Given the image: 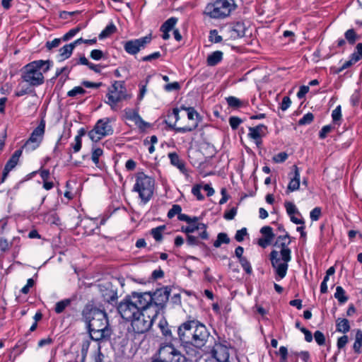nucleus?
Segmentation results:
<instances>
[{"mask_svg": "<svg viewBox=\"0 0 362 362\" xmlns=\"http://www.w3.org/2000/svg\"><path fill=\"white\" fill-rule=\"evenodd\" d=\"M170 289L168 287L156 291L153 295L150 293H133L130 298L139 311L158 315L164 304L168 300Z\"/></svg>", "mask_w": 362, "mask_h": 362, "instance_id": "f257e3e1", "label": "nucleus"}, {"mask_svg": "<svg viewBox=\"0 0 362 362\" xmlns=\"http://www.w3.org/2000/svg\"><path fill=\"white\" fill-rule=\"evenodd\" d=\"M83 315L93 340L101 341L110 337L112 330L109 327L107 316L105 311L95 308L86 309L83 311Z\"/></svg>", "mask_w": 362, "mask_h": 362, "instance_id": "f03ea898", "label": "nucleus"}, {"mask_svg": "<svg viewBox=\"0 0 362 362\" xmlns=\"http://www.w3.org/2000/svg\"><path fill=\"white\" fill-rule=\"evenodd\" d=\"M209 336L206 326L197 320H189L182 323V344H192L202 347Z\"/></svg>", "mask_w": 362, "mask_h": 362, "instance_id": "7ed1b4c3", "label": "nucleus"}, {"mask_svg": "<svg viewBox=\"0 0 362 362\" xmlns=\"http://www.w3.org/2000/svg\"><path fill=\"white\" fill-rule=\"evenodd\" d=\"M48 62L37 60L25 65L22 70L21 77L31 86H38L44 83V76L41 69Z\"/></svg>", "mask_w": 362, "mask_h": 362, "instance_id": "20e7f679", "label": "nucleus"}, {"mask_svg": "<svg viewBox=\"0 0 362 362\" xmlns=\"http://www.w3.org/2000/svg\"><path fill=\"white\" fill-rule=\"evenodd\" d=\"M236 7L234 0H216L206 5L204 13L211 18H223L228 16Z\"/></svg>", "mask_w": 362, "mask_h": 362, "instance_id": "39448f33", "label": "nucleus"}, {"mask_svg": "<svg viewBox=\"0 0 362 362\" xmlns=\"http://www.w3.org/2000/svg\"><path fill=\"white\" fill-rule=\"evenodd\" d=\"M154 183V180L143 172L136 174L133 190L139 194L144 204H146L151 199L153 194Z\"/></svg>", "mask_w": 362, "mask_h": 362, "instance_id": "423d86ee", "label": "nucleus"}, {"mask_svg": "<svg viewBox=\"0 0 362 362\" xmlns=\"http://www.w3.org/2000/svg\"><path fill=\"white\" fill-rule=\"evenodd\" d=\"M269 257L272 266L276 275V279L279 281L286 275L288 262L291 260V255H289L288 252L285 251L283 252V255H280L278 251L272 250Z\"/></svg>", "mask_w": 362, "mask_h": 362, "instance_id": "0eeeda50", "label": "nucleus"}, {"mask_svg": "<svg viewBox=\"0 0 362 362\" xmlns=\"http://www.w3.org/2000/svg\"><path fill=\"white\" fill-rule=\"evenodd\" d=\"M107 98L106 103L111 107L112 110H116L117 104L127 98L124 81H115L108 88Z\"/></svg>", "mask_w": 362, "mask_h": 362, "instance_id": "6e6552de", "label": "nucleus"}, {"mask_svg": "<svg viewBox=\"0 0 362 362\" xmlns=\"http://www.w3.org/2000/svg\"><path fill=\"white\" fill-rule=\"evenodd\" d=\"M157 315L140 312L139 315L131 320V327L136 334H143L148 331Z\"/></svg>", "mask_w": 362, "mask_h": 362, "instance_id": "1a4fd4ad", "label": "nucleus"}, {"mask_svg": "<svg viewBox=\"0 0 362 362\" xmlns=\"http://www.w3.org/2000/svg\"><path fill=\"white\" fill-rule=\"evenodd\" d=\"M112 133L113 129L110 124L109 118H103L96 122L94 128L88 132V136L93 141L98 142Z\"/></svg>", "mask_w": 362, "mask_h": 362, "instance_id": "9d476101", "label": "nucleus"}, {"mask_svg": "<svg viewBox=\"0 0 362 362\" xmlns=\"http://www.w3.org/2000/svg\"><path fill=\"white\" fill-rule=\"evenodd\" d=\"M117 311L120 316L127 321L134 319L141 312L130 296L124 298L119 303Z\"/></svg>", "mask_w": 362, "mask_h": 362, "instance_id": "9b49d317", "label": "nucleus"}, {"mask_svg": "<svg viewBox=\"0 0 362 362\" xmlns=\"http://www.w3.org/2000/svg\"><path fill=\"white\" fill-rule=\"evenodd\" d=\"M158 358L152 362H180L181 353L171 344L161 346L158 352Z\"/></svg>", "mask_w": 362, "mask_h": 362, "instance_id": "f8f14e48", "label": "nucleus"}, {"mask_svg": "<svg viewBox=\"0 0 362 362\" xmlns=\"http://www.w3.org/2000/svg\"><path fill=\"white\" fill-rule=\"evenodd\" d=\"M45 129V121L42 119L39 125L33 131L29 139L25 143L23 148L26 151L36 149L41 143Z\"/></svg>", "mask_w": 362, "mask_h": 362, "instance_id": "ddd939ff", "label": "nucleus"}, {"mask_svg": "<svg viewBox=\"0 0 362 362\" xmlns=\"http://www.w3.org/2000/svg\"><path fill=\"white\" fill-rule=\"evenodd\" d=\"M151 41V35H148L139 39L129 40L124 45V50L129 54H136L144 49Z\"/></svg>", "mask_w": 362, "mask_h": 362, "instance_id": "4468645a", "label": "nucleus"}, {"mask_svg": "<svg viewBox=\"0 0 362 362\" xmlns=\"http://www.w3.org/2000/svg\"><path fill=\"white\" fill-rule=\"evenodd\" d=\"M182 110L187 112L188 124L182 127V132H190L195 129L201 121L199 114L194 110V107H185L182 106Z\"/></svg>", "mask_w": 362, "mask_h": 362, "instance_id": "2eb2a0df", "label": "nucleus"}, {"mask_svg": "<svg viewBox=\"0 0 362 362\" xmlns=\"http://www.w3.org/2000/svg\"><path fill=\"white\" fill-rule=\"evenodd\" d=\"M99 289L104 300L106 302L112 303L117 300L118 298L117 292V290L113 288L112 284L106 283L100 284Z\"/></svg>", "mask_w": 362, "mask_h": 362, "instance_id": "dca6fc26", "label": "nucleus"}, {"mask_svg": "<svg viewBox=\"0 0 362 362\" xmlns=\"http://www.w3.org/2000/svg\"><path fill=\"white\" fill-rule=\"evenodd\" d=\"M182 221H185L188 224L185 229L182 228V231L187 234L193 233L196 230H199V228H205V224L199 223V218L197 216L190 217L182 214Z\"/></svg>", "mask_w": 362, "mask_h": 362, "instance_id": "f3484780", "label": "nucleus"}, {"mask_svg": "<svg viewBox=\"0 0 362 362\" xmlns=\"http://www.w3.org/2000/svg\"><path fill=\"white\" fill-rule=\"evenodd\" d=\"M267 127L264 124H259L254 127H249L248 136L253 139L257 145L262 144V137L266 134Z\"/></svg>", "mask_w": 362, "mask_h": 362, "instance_id": "a211bd4d", "label": "nucleus"}, {"mask_svg": "<svg viewBox=\"0 0 362 362\" xmlns=\"http://www.w3.org/2000/svg\"><path fill=\"white\" fill-rule=\"evenodd\" d=\"M291 243L290 236L287 233L284 235H281L277 237L275 246L280 248L279 255H283V252H288L289 255H291V251L288 248V245Z\"/></svg>", "mask_w": 362, "mask_h": 362, "instance_id": "6ab92c4d", "label": "nucleus"}, {"mask_svg": "<svg viewBox=\"0 0 362 362\" xmlns=\"http://www.w3.org/2000/svg\"><path fill=\"white\" fill-rule=\"evenodd\" d=\"M180 110L177 107L173 108L171 112H169L165 119V123L167 124L169 129H174L177 132L181 131L180 128H176L175 125L178 121Z\"/></svg>", "mask_w": 362, "mask_h": 362, "instance_id": "aec40b11", "label": "nucleus"}, {"mask_svg": "<svg viewBox=\"0 0 362 362\" xmlns=\"http://www.w3.org/2000/svg\"><path fill=\"white\" fill-rule=\"evenodd\" d=\"M246 28L243 22H236L229 28L230 37L233 39L243 37L245 35Z\"/></svg>", "mask_w": 362, "mask_h": 362, "instance_id": "412c9836", "label": "nucleus"}, {"mask_svg": "<svg viewBox=\"0 0 362 362\" xmlns=\"http://www.w3.org/2000/svg\"><path fill=\"white\" fill-rule=\"evenodd\" d=\"M182 347L185 352V355L182 354V357L185 358V361H186L196 358L199 354V349L201 348L192 344H182Z\"/></svg>", "mask_w": 362, "mask_h": 362, "instance_id": "4be33fe9", "label": "nucleus"}, {"mask_svg": "<svg viewBox=\"0 0 362 362\" xmlns=\"http://www.w3.org/2000/svg\"><path fill=\"white\" fill-rule=\"evenodd\" d=\"M294 174L293 177H291V180L287 187L286 193L296 191L300 187V172L299 169L296 165H293Z\"/></svg>", "mask_w": 362, "mask_h": 362, "instance_id": "5701e85b", "label": "nucleus"}, {"mask_svg": "<svg viewBox=\"0 0 362 362\" xmlns=\"http://www.w3.org/2000/svg\"><path fill=\"white\" fill-rule=\"evenodd\" d=\"M178 21L177 18L171 17L168 18L160 27V31L163 33L162 37L168 40L170 37L169 32L173 30Z\"/></svg>", "mask_w": 362, "mask_h": 362, "instance_id": "b1692460", "label": "nucleus"}, {"mask_svg": "<svg viewBox=\"0 0 362 362\" xmlns=\"http://www.w3.org/2000/svg\"><path fill=\"white\" fill-rule=\"evenodd\" d=\"M74 47L71 43L65 45L61 47L59 50V59L63 61L70 57Z\"/></svg>", "mask_w": 362, "mask_h": 362, "instance_id": "393cba45", "label": "nucleus"}, {"mask_svg": "<svg viewBox=\"0 0 362 362\" xmlns=\"http://www.w3.org/2000/svg\"><path fill=\"white\" fill-rule=\"evenodd\" d=\"M223 59V52L221 51H215L207 57V64L209 66H215L218 64Z\"/></svg>", "mask_w": 362, "mask_h": 362, "instance_id": "a878e982", "label": "nucleus"}, {"mask_svg": "<svg viewBox=\"0 0 362 362\" xmlns=\"http://www.w3.org/2000/svg\"><path fill=\"white\" fill-rule=\"evenodd\" d=\"M337 331L341 333H346L350 329L349 322L347 319L338 318L336 321Z\"/></svg>", "mask_w": 362, "mask_h": 362, "instance_id": "bb28decb", "label": "nucleus"}, {"mask_svg": "<svg viewBox=\"0 0 362 362\" xmlns=\"http://www.w3.org/2000/svg\"><path fill=\"white\" fill-rule=\"evenodd\" d=\"M165 229V226H160L158 227L152 228L150 233L157 242H160L163 239V233Z\"/></svg>", "mask_w": 362, "mask_h": 362, "instance_id": "cd10ccee", "label": "nucleus"}, {"mask_svg": "<svg viewBox=\"0 0 362 362\" xmlns=\"http://www.w3.org/2000/svg\"><path fill=\"white\" fill-rule=\"evenodd\" d=\"M230 238L225 233H220L217 235V239L214 243V246L216 248L221 247V244H228Z\"/></svg>", "mask_w": 362, "mask_h": 362, "instance_id": "c85d7f7f", "label": "nucleus"}, {"mask_svg": "<svg viewBox=\"0 0 362 362\" xmlns=\"http://www.w3.org/2000/svg\"><path fill=\"white\" fill-rule=\"evenodd\" d=\"M229 107L239 108L245 105V103L235 96H229L226 98Z\"/></svg>", "mask_w": 362, "mask_h": 362, "instance_id": "c756f323", "label": "nucleus"}, {"mask_svg": "<svg viewBox=\"0 0 362 362\" xmlns=\"http://www.w3.org/2000/svg\"><path fill=\"white\" fill-rule=\"evenodd\" d=\"M71 300L70 299H64L57 302L55 305L54 311L57 314L62 313L66 308L70 305Z\"/></svg>", "mask_w": 362, "mask_h": 362, "instance_id": "7c9ffc66", "label": "nucleus"}, {"mask_svg": "<svg viewBox=\"0 0 362 362\" xmlns=\"http://www.w3.org/2000/svg\"><path fill=\"white\" fill-rule=\"evenodd\" d=\"M334 297L338 300V301L340 303H344L348 300V298L345 294V291L341 286H337L336 288Z\"/></svg>", "mask_w": 362, "mask_h": 362, "instance_id": "2f4dec72", "label": "nucleus"}, {"mask_svg": "<svg viewBox=\"0 0 362 362\" xmlns=\"http://www.w3.org/2000/svg\"><path fill=\"white\" fill-rule=\"evenodd\" d=\"M116 30H117L116 26L113 23H110L100 33V34L99 35V38L100 39L105 38V37H108L109 35H110L111 34L114 33L116 31Z\"/></svg>", "mask_w": 362, "mask_h": 362, "instance_id": "473e14b6", "label": "nucleus"}, {"mask_svg": "<svg viewBox=\"0 0 362 362\" xmlns=\"http://www.w3.org/2000/svg\"><path fill=\"white\" fill-rule=\"evenodd\" d=\"M175 216H177L178 219L181 220V206L177 204H174L168 213L169 218H173Z\"/></svg>", "mask_w": 362, "mask_h": 362, "instance_id": "72a5a7b5", "label": "nucleus"}, {"mask_svg": "<svg viewBox=\"0 0 362 362\" xmlns=\"http://www.w3.org/2000/svg\"><path fill=\"white\" fill-rule=\"evenodd\" d=\"M103 151L100 148H93L92 151L91 159L94 164L99 167V158L103 155Z\"/></svg>", "mask_w": 362, "mask_h": 362, "instance_id": "f704fd0d", "label": "nucleus"}, {"mask_svg": "<svg viewBox=\"0 0 362 362\" xmlns=\"http://www.w3.org/2000/svg\"><path fill=\"white\" fill-rule=\"evenodd\" d=\"M124 112L126 119L131 120L134 123L140 117L138 112L132 109H126Z\"/></svg>", "mask_w": 362, "mask_h": 362, "instance_id": "c9c22d12", "label": "nucleus"}, {"mask_svg": "<svg viewBox=\"0 0 362 362\" xmlns=\"http://www.w3.org/2000/svg\"><path fill=\"white\" fill-rule=\"evenodd\" d=\"M81 30V27L80 25H78L77 27L71 29L69 32H67L63 37L62 40L63 41H68L71 37L75 36L80 30Z\"/></svg>", "mask_w": 362, "mask_h": 362, "instance_id": "e433bc0d", "label": "nucleus"}, {"mask_svg": "<svg viewBox=\"0 0 362 362\" xmlns=\"http://www.w3.org/2000/svg\"><path fill=\"white\" fill-rule=\"evenodd\" d=\"M345 37L349 44L354 45L356 41V34L354 29L348 30L345 34Z\"/></svg>", "mask_w": 362, "mask_h": 362, "instance_id": "4c0bfd02", "label": "nucleus"}, {"mask_svg": "<svg viewBox=\"0 0 362 362\" xmlns=\"http://www.w3.org/2000/svg\"><path fill=\"white\" fill-rule=\"evenodd\" d=\"M86 90L81 86H76L67 93L69 97H76L78 95H84Z\"/></svg>", "mask_w": 362, "mask_h": 362, "instance_id": "58836bf2", "label": "nucleus"}, {"mask_svg": "<svg viewBox=\"0 0 362 362\" xmlns=\"http://www.w3.org/2000/svg\"><path fill=\"white\" fill-rule=\"evenodd\" d=\"M168 157L170 160L171 164L181 170V162L180 160L179 156L176 153H170L168 154Z\"/></svg>", "mask_w": 362, "mask_h": 362, "instance_id": "ea45409f", "label": "nucleus"}, {"mask_svg": "<svg viewBox=\"0 0 362 362\" xmlns=\"http://www.w3.org/2000/svg\"><path fill=\"white\" fill-rule=\"evenodd\" d=\"M209 40L213 43H219L222 41L223 38L218 35L216 30H211L209 36Z\"/></svg>", "mask_w": 362, "mask_h": 362, "instance_id": "a19ab883", "label": "nucleus"}, {"mask_svg": "<svg viewBox=\"0 0 362 362\" xmlns=\"http://www.w3.org/2000/svg\"><path fill=\"white\" fill-rule=\"evenodd\" d=\"M285 207L289 216L295 215L296 214H300L296 205L292 202H286Z\"/></svg>", "mask_w": 362, "mask_h": 362, "instance_id": "79ce46f5", "label": "nucleus"}, {"mask_svg": "<svg viewBox=\"0 0 362 362\" xmlns=\"http://www.w3.org/2000/svg\"><path fill=\"white\" fill-rule=\"evenodd\" d=\"M260 232L262 235H264L265 238H269L270 240H273L275 235L273 233L272 228L270 226H264L261 228Z\"/></svg>", "mask_w": 362, "mask_h": 362, "instance_id": "37998d69", "label": "nucleus"}, {"mask_svg": "<svg viewBox=\"0 0 362 362\" xmlns=\"http://www.w3.org/2000/svg\"><path fill=\"white\" fill-rule=\"evenodd\" d=\"M239 262L240 263L242 267L245 271L247 274H251L252 273V267L250 265V263L247 259L246 257L241 258L239 259Z\"/></svg>", "mask_w": 362, "mask_h": 362, "instance_id": "c03bdc74", "label": "nucleus"}, {"mask_svg": "<svg viewBox=\"0 0 362 362\" xmlns=\"http://www.w3.org/2000/svg\"><path fill=\"white\" fill-rule=\"evenodd\" d=\"M322 211L320 207L314 208L310 213V219L313 221H317L321 216Z\"/></svg>", "mask_w": 362, "mask_h": 362, "instance_id": "a18cd8bd", "label": "nucleus"}, {"mask_svg": "<svg viewBox=\"0 0 362 362\" xmlns=\"http://www.w3.org/2000/svg\"><path fill=\"white\" fill-rule=\"evenodd\" d=\"M314 119V116L312 113L309 112L305 114L300 120L298 121V124L300 125H305L310 124L311 122H313Z\"/></svg>", "mask_w": 362, "mask_h": 362, "instance_id": "49530a36", "label": "nucleus"}, {"mask_svg": "<svg viewBox=\"0 0 362 362\" xmlns=\"http://www.w3.org/2000/svg\"><path fill=\"white\" fill-rule=\"evenodd\" d=\"M202 185H197L194 186L192 189V193L194 196L197 197V199L199 201H202L204 199V196L201 193L202 189Z\"/></svg>", "mask_w": 362, "mask_h": 362, "instance_id": "de8ad7c7", "label": "nucleus"}, {"mask_svg": "<svg viewBox=\"0 0 362 362\" xmlns=\"http://www.w3.org/2000/svg\"><path fill=\"white\" fill-rule=\"evenodd\" d=\"M62 40V38H55L52 41H47L46 42L45 47L48 50H51L53 48L58 47L60 45Z\"/></svg>", "mask_w": 362, "mask_h": 362, "instance_id": "09e8293b", "label": "nucleus"}, {"mask_svg": "<svg viewBox=\"0 0 362 362\" xmlns=\"http://www.w3.org/2000/svg\"><path fill=\"white\" fill-rule=\"evenodd\" d=\"M288 158V154L286 152H281L275 155L272 160L276 163L284 162Z\"/></svg>", "mask_w": 362, "mask_h": 362, "instance_id": "8fccbe9b", "label": "nucleus"}, {"mask_svg": "<svg viewBox=\"0 0 362 362\" xmlns=\"http://www.w3.org/2000/svg\"><path fill=\"white\" fill-rule=\"evenodd\" d=\"M314 337H315V341L319 344V345H323L325 344V335L324 334L320 332V331H316L315 333H314Z\"/></svg>", "mask_w": 362, "mask_h": 362, "instance_id": "3c124183", "label": "nucleus"}, {"mask_svg": "<svg viewBox=\"0 0 362 362\" xmlns=\"http://www.w3.org/2000/svg\"><path fill=\"white\" fill-rule=\"evenodd\" d=\"M167 322L165 320H160L158 326L162 331V333L165 336H168L171 334L170 330L167 327Z\"/></svg>", "mask_w": 362, "mask_h": 362, "instance_id": "603ef678", "label": "nucleus"}, {"mask_svg": "<svg viewBox=\"0 0 362 362\" xmlns=\"http://www.w3.org/2000/svg\"><path fill=\"white\" fill-rule=\"evenodd\" d=\"M241 122L242 120L238 117H230L229 118V124L233 129H236Z\"/></svg>", "mask_w": 362, "mask_h": 362, "instance_id": "864d4df0", "label": "nucleus"}, {"mask_svg": "<svg viewBox=\"0 0 362 362\" xmlns=\"http://www.w3.org/2000/svg\"><path fill=\"white\" fill-rule=\"evenodd\" d=\"M247 234V229L245 228H243L240 230H237L235 235V238L238 242H242Z\"/></svg>", "mask_w": 362, "mask_h": 362, "instance_id": "5fc2aeb1", "label": "nucleus"}, {"mask_svg": "<svg viewBox=\"0 0 362 362\" xmlns=\"http://www.w3.org/2000/svg\"><path fill=\"white\" fill-rule=\"evenodd\" d=\"M72 148L74 153L78 152L82 146V140L79 136H75L74 138V144L72 145Z\"/></svg>", "mask_w": 362, "mask_h": 362, "instance_id": "6e6d98bb", "label": "nucleus"}, {"mask_svg": "<svg viewBox=\"0 0 362 362\" xmlns=\"http://www.w3.org/2000/svg\"><path fill=\"white\" fill-rule=\"evenodd\" d=\"M332 117L334 122L339 121L341 117V106L338 105L332 113Z\"/></svg>", "mask_w": 362, "mask_h": 362, "instance_id": "4d7b16f0", "label": "nucleus"}, {"mask_svg": "<svg viewBox=\"0 0 362 362\" xmlns=\"http://www.w3.org/2000/svg\"><path fill=\"white\" fill-rule=\"evenodd\" d=\"M134 124L142 131H144L150 127V124L144 121L141 117H139Z\"/></svg>", "mask_w": 362, "mask_h": 362, "instance_id": "13d9d810", "label": "nucleus"}, {"mask_svg": "<svg viewBox=\"0 0 362 362\" xmlns=\"http://www.w3.org/2000/svg\"><path fill=\"white\" fill-rule=\"evenodd\" d=\"M34 284L35 282L33 279H28L26 285L24 286L21 290V293L23 294L28 293L30 291V288L34 286Z\"/></svg>", "mask_w": 362, "mask_h": 362, "instance_id": "bf43d9fd", "label": "nucleus"}, {"mask_svg": "<svg viewBox=\"0 0 362 362\" xmlns=\"http://www.w3.org/2000/svg\"><path fill=\"white\" fill-rule=\"evenodd\" d=\"M11 243L5 238L0 239V250L2 252L8 251L11 247Z\"/></svg>", "mask_w": 362, "mask_h": 362, "instance_id": "052dcab7", "label": "nucleus"}, {"mask_svg": "<svg viewBox=\"0 0 362 362\" xmlns=\"http://www.w3.org/2000/svg\"><path fill=\"white\" fill-rule=\"evenodd\" d=\"M349 341L348 336L344 335L337 340V347L339 349L344 348Z\"/></svg>", "mask_w": 362, "mask_h": 362, "instance_id": "680f3d73", "label": "nucleus"}, {"mask_svg": "<svg viewBox=\"0 0 362 362\" xmlns=\"http://www.w3.org/2000/svg\"><path fill=\"white\" fill-rule=\"evenodd\" d=\"M187 243L190 246L197 245L199 243V240L197 237L187 234Z\"/></svg>", "mask_w": 362, "mask_h": 362, "instance_id": "e2e57ef3", "label": "nucleus"}, {"mask_svg": "<svg viewBox=\"0 0 362 362\" xmlns=\"http://www.w3.org/2000/svg\"><path fill=\"white\" fill-rule=\"evenodd\" d=\"M103 57V52L100 49H93L90 52V57L94 60H100Z\"/></svg>", "mask_w": 362, "mask_h": 362, "instance_id": "0e129e2a", "label": "nucleus"}, {"mask_svg": "<svg viewBox=\"0 0 362 362\" xmlns=\"http://www.w3.org/2000/svg\"><path fill=\"white\" fill-rule=\"evenodd\" d=\"M291 104V100L290 98L288 96H285L283 98V100H282V102L281 104V109L283 111H285L290 107Z\"/></svg>", "mask_w": 362, "mask_h": 362, "instance_id": "69168bd1", "label": "nucleus"}, {"mask_svg": "<svg viewBox=\"0 0 362 362\" xmlns=\"http://www.w3.org/2000/svg\"><path fill=\"white\" fill-rule=\"evenodd\" d=\"M237 214V209L233 207L229 211L225 212L223 217L227 220H232Z\"/></svg>", "mask_w": 362, "mask_h": 362, "instance_id": "338daca9", "label": "nucleus"}, {"mask_svg": "<svg viewBox=\"0 0 362 362\" xmlns=\"http://www.w3.org/2000/svg\"><path fill=\"white\" fill-rule=\"evenodd\" d=\"M164 89L168 92L178 90L180 89V83L178 82L168 83L164 86Z\"/></svg>", "mask_w": 362, "mask_h": 362, "instance_id": "774afa93", "label": "nucleus"}]
</instances>
